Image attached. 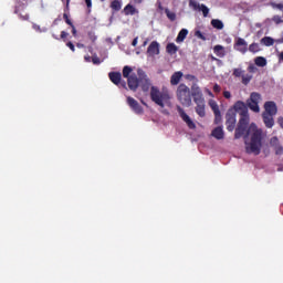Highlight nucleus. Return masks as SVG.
<instances>
[{
  "label": "nucleus",
  "instance_id": "nucleus-1",
  "mask_svg": "<svg viewBox=\"0 0 283 283\" xmlns=\"http://www.w3.org/2000/svg\"><path fill=\"white\" fill-rule=\"evenodd\" d=\"M137 75L132 74L128 77V87L133 92H136L139 87H142L143 92H149L150 90V101L155 103L158 107H160L161 114L169 116V112L165 107H174V103H171V93L168 90L160 91L157 86H151V80L147 76V73L142 69L137 70Z\"/></svg>",
  "mask_w": 283,
  "mask_h": 283
},
{
  "label": "nucleus",
  "instance_id": "nucleus-2",
  "mask_svg": "<svg viewBox=\"0 0 283 283\" xmlns=\"http://www.w3.org/2000/svg\"><path fill=\"white\" fill-rule=\"evenodd\" d=\"M245 151L254 156H260L262 151V129L258 128L254 123H252L247 130Z\"/></svg>",
  "mask_w": 283,
  "mask_h": 283
},
{
  "label": "nucleus",
  "instance_id": "nucleus-3",
  "mask_svg": "<svg viewBox=\"0 0 283 283\" xmlns=\"http://www.w3.org/2000/svg\"><path fill=\"white\" fill-rule=\"evenodd\" d=\"M176 96L182 107H191V90L187 85L180 84L177 87Z\"/></svg>",
  "mask_w": 283,
  "mask_h": 283
},
{
  "label": "nucleus",
  "instance_id": "nucleus-4",
  "mask_svg": "<svg viewBox=\"0 0 283 283\" xmlns=\"http://www.w3.org/2000/svg\"><path fill=\"white\" fill-rule=\"evenodd\" d=\"M240 120L238 124V127L235 129V134H234V138H242V136H244V134H247V126L249 125V113H245L243 115H240Z\"/></svg>",
  "mask_w": 283,
  "mask_h": 283
},
{
  "label": "nucleus",
  "instance_id": "nucleus-5",
  "mask_svg": "<svg viewBox=\"0 0 283 283\" xmlns=\"http://www.w3.org/2000/svg\"><path fill=\"white\" fill-rule=\"evenodd\" d=\"M261 101L262 95H260V93H251L250 98L247 101V105L252 112H255L258 114L260 113Z\"/></svg>",
  "mask_w": 283,
  "mask_h": 283
},
{
  "label": "nucleus",
  "instance_id": "nucleus-6",
  "mask_svg": "<svg viewBox=\"0 0 283 283\" xmlns=\"http://www.w3.org/2000/svg\"><path fill=\"white\" fill-rule=\"evenodd\" d=\"M177 112H178L181 120H184V123H186V125H188L189 129H196V123H193L191 117H189V115H187L184 107H181L180 105H177Z\"/></svg>",
  "mask_w": 283,
  "mask_h": 283
},
{
  "label": "nucleus",
  "instance_id": "nucleus-7",
  "mask_svg": "<svg viewBox=\"0 0 283 283\" xmlns=\"http://www.w3.org/2000/svg\"><path fill=\"white\" fill-rule=\"evenodd\" d=\"M189 8H192L196 12H202L203 17H209V9L206 4H201L196 0H189Z\"/></svg>",
  "mask_w": 283,
  "mask_h": 283
},
{
  "label": "nucleus",
  "instance_id": "nucleus-8",
  "mask_svg": "<svg viewBox=\"0 0 283 283\" xmlns=\"http://www.w3.org/2000/svg\"><path fill=\"white\" fill-rule=\"evenodd\" d=\"M235 111L230 109L228 111L227 115H226V125H227V129L228 132H233L235 129Z\"/></svg>",
  "mask_w": 283,
  "mask_h": 283
},
{
  "label": "nucleus",
  "instance_id": "nucleus-9",
  "mask_svg": "<svg viewBox=\"0 0 283 283\" xmlns=\"http://www.w3.org/2000/svg\"><path fill=\"white\" fill-rule=\"evenodd\" d=\"M234 50L241 54L249 52V43L243 38H237L234 42Z\"/></svg>",
  "mask_w": 283,
  "mask_h": 283
},
{
  "label": "nucleus",
  "instance_id": "nucleus-10",
  "mask_svg": "<svg viewBox=\"0 0 283 283\" xmlns=\"http://www.w3.org/2000/svg\"><path fill=\"white\" fill-rule=\"evenodd\" d=\"M195 112L200 116V118H205L207 116V104L205 99H197L195 101Z\"/></svg>",
  "mask_w": 283,
  "mask_h": 283
},
{
  "label": "nucleus",
  "instance_id": "nucleus-11",
  "mask_svg": "<svg viewBox=\"0 0 283 283\" xmlns=\"http://www.w3.org/2000/svg\"><path fill=\"white\" fill-rule=\"evenodd\" d=\"M127 105L135 114H143V106L134 97H127Z\"/></svg>",
  "mask_w": 283,
  "mask_h": 283
},
{
  "label": "nucleus",
  "instance_id": "nucleus-12",
  "mask_svg": "<svg viewBox=\"0 0 283 283\" xmlns=\"http://www.w3.org/2000/svg\"><path fill=\"white\" fill-rule=\"evenodd\" d=\"M265 112L263 114H269L272 116H275L277 114V104L275 102H265L264 104Z\"/></svg>",
  "mask_w": 283,
  "mask_h": 283
},
{
  "label": "nucleus",
  "instance_id": "nucleus-13",
  "mask_svg": "<svg viewBox=\"0 0 283 283\" xmlns=\"http://www.w3.org/2000/svg\"><path fill=\"white\" fill-rule=\"evenodd\" d=\"M148 56H156L160 54V43L153 41L147 49Z\"/></svg>",
  "mask_w": 283,
  "mask_h": 283
},
{
  "label": "nucleus",
  "instance_id": "nucleus-14",
  "mask_svg": "<svg viewBox=\"0 0 283 283\" xmlns=\"http://www.w3.org/2000/svg\"><path fill=\"white\" fill-rule=\"evenodd\" d=\"M234 112H237L238 114H240V116L244 115V114H249V107H247V105L244 104V102L242 101H238L234 106Z\"/></svg>",
  "mask_w": 283,
  "mask_h": 283
},
{
  "label": "nucleus",
  "instance_id": "nucleus-15",
  "mask_svg": "<svg viewBox=\"0 0 283 283\" xmlns=\"http://www.w3.org/2000/svg\"><path fill=\"white\" fill-rule=\"evenodd\" d=\"M192 90V97H193V102L195 101H203L205 99V95H202V90H200V87L198 85H193L191 87Z\"/></svg>",
  "mask_w": 283,
  "mask_h": 283
},
{
  "label": "nucleus",
  "instance_id": "nucleus-16",
  "mask_svg": "<svg viewBox=\"0 0 283 283\" xmlns=\"http://www.w3.org/2000/svg\"><path fill=\"white\" fill-rule=\"evenodd\" d=\"M273 116L274 115H269L266 113L262 114L264 125H265V127H269L270 129H271V127H273V125H275V120L273 119Z\"/></svg>",
  "mask_w": 283,
  "mask_h": 283
},
{
  "label": "nucleus",
  "instance_id": "nucleus-17",
  "mask_svg": "<svg viewBox=\"0 0 283 283\" xmlns=\"http://www.w3.org/2000/svg\"><path fill=\"white\" fill-rule=\"evenodd\" d=\"M124 14L126 17H134V14H138V9H136V7H134L133 4L128 3L124 8Z\"/></svg>",
  "mask_w": 283,
  "mask_h": 283
},
{
  "label": "nucleus",
  "instance_id": "nucleus-18",
  "mask_svg": "<svg viewBox=\"0 0 283 283\" xmlns=\"http://www.w3.org/2000/svg\"><path fill=\"white\" fill-rule=\"evenodd\" d=\"M211 136L217 140H222L224 138V130L219 126L212 130Z\"/></svg>",
  "mask_w": 283,
  "mask_h": 283
},
{
  "label": "nucleus",
  "instance_id": "nucleus-19",
  "mask_svg": "<svg viewBox=\"0 0 283 283\" xmlns=\"http://www.w3.org/2000/svg\"><path fill=\"white\" fill-rule=\"evenodd\" d=\"M182 78V72L178 71L175 72L170 77V84L171 85H178L180 83V80Z\"/></svg>",
  "mask_w": 283,
  "mask_h": 283
},
{
  "label": "nucleus",
  "instance_id": "nucleus-20",
  "mask_svg": "<svg viewBox=\"0 0 283 283\" xmlns=\"http://www.w3.org/2000/svg\"><path fill=\"white\" fill-rule=\"evenodd\" d=\"M108 76L112 83H114V85H118V83H120V78L123 75L120 73L112 72L108 74Z\"/></svg>",
  "mask_w": 283,
  "mask_h": 283
},
{
  "label": "nucleus",
  "instance_id": "nucleus-21",
  "mask_svg": "<svg viewBox=\"0 0 283 283\" xmlns=\"http://www.w3.org/2000/svg\"><path fill=\"white\" fill-rule=\"evenodd\" d=\"M271 145H274L275 154L277 156H281V154H283V147L280 144H277V138L276 137H273L271 139Z\"/></svg>",
  "mask_w": 283,
  "mask_h": 283
},
{
  "label": "nucleus",
  "instance_id": "nucleus-22",
  "mask_svg": "<svg viewBox=\"0 0 283 283\" xmlns=\"http://www.w3.org/2000/svg\"><path fill=\"white\" fill-rule=\"evenodd\" d=\"M213 52H214L216 55L219 56V59H224V55L227 54V53L224 52V46H222V45H220V44H218V45H216V46L213 48Z\"/></svg>",
  "mask_w": 283,
  "mask_h": 283
},
{
  "label": "nucleus",
  "instance_id": "nucleus-23",
  "mask_svg": "<svg viewBox=\"0 0 283 283\" xmlns=\"http://www.w3.org/2000/svg\"><path fill=\"white\" fill-rule=\"evenodd\" d=\"M211 25L216 30H224V23L220 19H212L211 20Z\"/></svg>",
  "mask_w": 283,
  "mask_h": 283
},
{
  "label": "nucleus",
  "instance_id": "nucleus-24",
  "mask_svg": "<svg viewBox=\"0 0 283 283\" xmlns=\"http://www.w3.org/2000/svg\"><path fill=\"white\" fill-rule=\"evenodd\" d=\"M187 34H189V31L187 29H182L178 33V36L176 39L177 43H182V41H185V39H187Z\"/></svg>",
  "mask_w": 283,
  "mask_h": 283
},
{
  "label": "nucleus",
  "instance_id": "nucleus-25",
  "mask_svg": "<svg viewBox=\"0 0 283 283\" xmlns=\"http://www.w3.org/2000/svg\"><path fill=\"white\" fill-rule=\"evenodd\" d=\"M261 43H263V45H265L266 48H271V45L275 43V40H273V38L271 36H264L263 39H261Z\"/></svg>",
  "mask_w": 283,
  "mask_h": 283
},
{
  "label": "nucleus",
  "instance_id": "nucleus-26",
  "mask_svg": "<svg viewBox=\"0 0 283 283\" xmlns=\"http://www.w3.org/2000/svg\"><path fill=\"white\" fill-rule=\"evenodd\" d=\"M166 51L170 54L174 55L176 52H178V46L174 43H168L166 46Z\"/></svg>",
  "mask_w": 283,
  "mask_h": 283
},
{
  "label": "nucleus",
  "instance_id": "nucleus-27",
  "mask_svg": "<svg viewBox=\"0 0 283 283\" xmlns=\"http://www.w3.org/2000/svg\"><path fill=\"white\" fill-rule=\"evenodd\" d=\"M255 65H258V67H265L266 65V59L262 57V56H258L254 60Z\"/></svg>",
  "mask_w": 283,
  "mask_h": 283
},
{
  "label": "nucleus",
  "instance_id": "nucleus-28",
  "mask_svg": "<svg viewBox=\"0 0 283 283\" xmlns=\"http://www.w3.org/2000/svg\"><path fill=\"white\" fill-rule=\"evenodd\" d=\"M132 72H133V70L130 66H124L123 76H124V78H127V83H129V77L132 76L129 74H132Z\"/></svg>",
  "mask_w": 283,
  "mask_h": 283
},
{
  "label": "nucleus",
  "instance_id": "nucleus-29",
  "mask_svg": "<svg viewBox=\"0 0 283 283\" xmlns=\"http://www.w3.org/2000/svg\"><path fill=\"white\" fill-rule=\"evenodd\" d=\"M209 106L212 109L213 114H218V112H220V107L218 106V103L214 99L209 101Z\"/></svg>",
  "mask_w": 283,
  "mask_h": 283
},
{
  "label": "nucleus",
  "instance_id": "nucleus-30",
  "mask_svg": "<svg viewBox=\"0 0 283 283\" xmlns=\"http://www.w3.org/2000/svg\"><path fill=\"white\" fill-rule=\"evenodd\" d=\"M249 52H251L252 54H258V52H260V44L258 43H252L249 45L248 48Z\"/></svg>",
  "mask_w": 283,
  "mask_h": 283
},
{
  "label": "nucleus",
  "instance_id": "nucleus-31",
  "mask_svg": "<svg viewBox=\"0 0 283 283\" xmlns=\"http://www.w3.org/2000/svg\"><path fill=\"white\" fill-rule=\"evenodd\" d=\"M111 8H112L113 10H115L116 12H118V10H120V8H123V4L120 3V1L114 0V1L111 3Z\"/></svg>",
  "mask_w": 283,
  "mask_h": 283
},
{
  "label": "nucleus",
  "instance_id": "nucleus-32",
  "mask_svg": "<svg viewBox=\"0 0 283 283\" xmlns=\"http://www.w3.org/2000/svg\"><path fill=\"white\" fill-rule=\"evenodd\" d=\"M165 12H166V17H167L170 21H176V13L171 12L169 9H166Z\"/></svg>",
  "mask_w": 283,
  "mask_h": 283
},
{
  "label": "nucleus",
  "instance_id": "nucleus-33",
  "mask_svg": "<svg viewBox=\"0 0 283 283\" xmlns=\"http://www.w3.org/2000/svg\"><path fill=\"white\" fill-rule=\"evenodd\" d=\"M251 78H253V75H242V83L243 85H249V83H251Z\"/></svg>",
  "mask_w": 283,
  "mask_h": 283
},
{
  "label": "nucleus",
  "instance_id": "nucleus-34",
  "mask_svg": "<svg viewBox=\"0 0 283 283\" xmlns=\"http://www.w3.org/2000/svg\"><path fill=\"white\" fill-rule=\"evenodd\" d=\"M195 36H197V39H201V41H207V36H205V34L200 30L195 31Z\"/></svg>",
  "mask_w": 283,
  "mask_h": 283
},
{
  "label": "nucleus",
  "instance_id": "nucleus-35",
  "mask_svg": "<svg viewBox=\"0 0 283 283\" xmlns=\"http://www.w3.org/2000/svg\"><path fill=\"white\" fill-rule=\"evenodd\" d=\"M92 63L94 64V65H101V59L98 57V55H96V53H94L93 54V56H92Z\"/></svg>",
  "mask_w": 283,
  "mask_h": 283
},
{
  "label": "nucleus",
  "instance_id": "nucleus-36",
  "mask_svg": "<svg viewBox=\"0 0 283 283\" xmlns=\"http://www.w3.org/2000/svg\"><path fill=\"white\" fill-rule=\"evenodd\" d=\"M233 76H237V77L244 76V71L242 69H234Z\"/></svg>",
  "mask_w": 283,
  "mask_h": 283
},
{
  "label": "nucleus",
  "instance_id": "nucleus-37",
  "mask_svg": "<svg viewBox=\"0 0 283 283\" xmlns=\"http://www.w3.org/2000/svg\"><path fill=\"white\" fill-rule=\"evenodd\" d=\"M272 21H273L274 23H276V25H280V23H283L282 17H280V15H274V17L272 18Z\"/></svg>",
  "mask_w": 283,
  "mask_h": 283
},
{
  "label": "nucleus",
  "instance_id": "nucleus-38",
  "mask_svg": "<svg viewBox=\"0 0 283 283\" xmlns=\"http://www.w3.org/2000/svg\"><path fill=\"white\" fill-rule=\"evenodd\" d=\"M220 120H222V115L219 111L218 113H214V123H216V125H218V123H220Z\"/></svg>",
  "mask_w": 283,
  "mask_h": 283
},
{
  "label": "nucleus",
  "instance_id": "nucleus-39",
  "mask_svg": "<svg viewBox=\"0 0 283 283\" xmlns=\"http://www.w3.org/2000/svg\"><path fill=\"white\" fill-rule=\"evenodd\" d=\"M33 30H35L36 32H48V29H43L41 30V27L33 24Z\"/></svg>",
  "mask_w": 283,
  "mask_h": 283
},
{
  "label": "nucleus",
  "instance_id": "nucleus-40",
  "mask_svg": "<svg viewBox=\"0 0 283 283\" xmlns=\"http://www.w3.org/2000/svg\"><path fill=\"white\" fill-rule=\"evenodd\" d=\"M67 48H70V50L72 51V52H75V48H74V44L72 43V42H67Z\"/></svg>",
  "mask_w": 283,
  "mask_h": 283
},
{
  "label": "nucleus",
  "instance_id": "nucleus-41",
  "mask_svg": "<svg viewBox=\"0 0 283 283\" xmlns=\"http://www.w3.org/2000/svg\"><path fill=\"white\" fill-rule=\"evenodd\" d=\"M223 96H224V98H231V92L224 91Z\"/></svg>",
  "mask_w": 283,
  "mask_h": 283
},
{
  "label": "nucleus",
  "instance_id": "nucleus-42",
  "mask_svg": "<svg viewBox=\"0 0 283 283\" xmlns=\"http://www.w3.org/2000/svg\"><path fill=\"white\" fill-rule=\"evenodd\" d=\"M84 61H85L86 63H92V56L85 55V56H84Z\"/></svg>",
  "mask_w": 283,
  "mask_h": 283
},
{
  "label": "nucleus",
  "instance_id": "nucleus-43",
  "mask_svg": "<svg viewBox=\"0 0 283 283\" xmlns=\"http://www.w3.org/2000/svg\"><path fill=\"white\" fill-rule=\"evenodd\" d=\"M132 45H133L134 48H136V46L138 45V38H135V39L133 40Z\"/></svg>",
  "mask_w": 283,
  "mask_h": 283
},
{
  "label": "nucleus",
  "instance_id": "nucleus-44",
  "mask_svg": "<svg viewBox=\"0 0 283 283\" xmlns=\"http://www.w3.org/2000/svg\"><path fill=\"white\" fill-rule=\"evenodd\" d=\"M220 85H218V84H214V86H213V92H220Z\"/></svg>",
  "mask_w": 283,
  "mask_h": 283
},
{
  "label": "nucleus",
  "instance_id": "nucleus-45",
  "mask_svg": "<svg viewBox=\"0 0 283 283\" xmlns=\"http://www.w3.org/2000/svg\"><path fill=\"white\" fill-rule=\"evenodd\" d=\"M66 36H67V32L62 31V32H61V39H66Z\"/></svg>",
  "mask_w": 283,
  "mask_h": 283
},
{
  "label": "nucleus",
  "instance_id": "nucleus-46",
  "mask_svg": "<svg viewBox=\"0 0 283 283\" xmlns=\"http://www.w3.org/2000/svg\"><path fill=\"white\" fill-rule=\"evenodd\" d=\"M87 8H92V0H85Z\"/></svg>",
  "mask_w": 283,
  "mask_h": 283
},
{
  "label": "nucleus",
  "instance_id": "nucleus-47",
  "mask_svg": "<svg viewBox=\"0 0 283 283\" xmlns=\"http://www.w3.org/2000/svg\"><path fill=\"white\" fill-rule=\"evenodd\" d=\"M72 34L73 36H76V28L74 25H72Z\"/></svg>",
  "mask_w": 283,
  "mask_h": 283
},
{
  "label": "nucleus",
  "instance_id": "nucleus-48",
  "mask_svg": "<svg viewBox=\"0 0 283 283\" xmlns=\"http://www.w3.org/2000/svg\"><path fill=\"white\" fill-rule=\"evenodd\" d=\"M66 23H67V25H71V28H72V25H74V24L72 23V20H70V19H66Z\"/></svg>",
  "mask_w": 283,
  "mask_h": 283
},
{
  "label": "nucleus",
  "instance_id": "nucleus-49",
  "mask_svg": "<svg viewBox=\"0 0 283 283\" xmlns=\"http://www.w3.org/2000/svg\"><path fill=\"white\" fill-rule=\"evenodd\" d=\"M206 92L208 95H210L211 97H213V93H211V91H209V88H206Z\"/></svg>",
  "mask_w": 283,
  "mask_h": 283
},
{
  "label": "nucleus",
  "instance_id": "nucleus-50",
  "mask_svg": "<svg viewBox=\"0 0 283 283\" xmlns=\"http://www.w3.org/2000/svg\"><path fill=\"white\" fill-rule=\"evenodd\" d=\"M279 123H280L281 127L283 128V117L279 118Z\"/></svg>",
  "mask_w": 283,
  "mask_h": 283
},
{
  "label": "nucleus",
  "instance_id": "nucleus-51",
  "mask_svg": "<svg viewBox=\"0 0 283 283\" xmlns=\"http://www.w3.org/2000/svg\"><path fill=\"white\" fill-rule=\"evenodd\" d=\"M253 70H255V66L250 65V66H249V71H250V72H253Z\"/></svg>",
  "mask_w": 283,
  "mask_h": 283
},
{
  "label": "nucleus",
  "instance_id": "nucleus-52",
  "mask_svg": "<svg viewBox=\"0 0 283 283\" xmlns=\"http://www.w3.org/2000/svg\"><path fill=\"white\" fill-rule=\"evenodd\" d=\"M134 3L140 4V3H143V0H134Z\"/></svg>",
  "mask_w": 283,
  "mask_h": 283
},
{
  "label": "nucleus",
  "instance_id": "nucleus-53",
  "mask_svg": "<svg viewBox=\"0 0 283 283\" xmlns=\"http://www.w3.org/2000/svg\"><path fill=\"white\" fill-rule=\"evenodd\" d=\"M279 59L280 61H283V52L280 53Z\"/></svg>",
  "mask_w": 283,
  "mask_h": 283
},
{
  "label": "nucleus",
  "instance_id": "nucleus-54",
  "mask_svg": "<svg viewBox=\"0 0 283 283\" xmlns=\"http://www.w3.org/2000/svg\"><path fill=\"white\" fill-rule=\"evenodd\" d=\"M276 43H283V38H282V39L276 40Z\"/></svg>",
  "mask_w": 283,
  "mask_h": 283
},
{
  "label": "nucleus",
  "instance_id": "nucleus-55",
  "mask_svg": "<svg viewBox=\"0 0 283 283\" xmlns=\"http://www.w3.org/2000/svg\"><path fill=\"white\" fill-rule=\"evenodd\" d=\"M77 48H85V45L77 43Z\"/></svg>",
  "mask_w": 283,
  "mask_h": 283
},
{
  "label": "nucleus",
  "instance_id": "nucleus-56",
  "mask_svg": "<svg viewBox=\"0 0 283 283\" xmlns=\"http://www.w3.org/2000/svg\"><path fill=\"white\" fill-rule=\"evenodd\" d=\"M92 51H93V49H92V46H90V48H88V52H91V54H92Z\"/></svg>",
  "mask_w": 283,
  "mask_h": 283
},
{
  "label": "nucleus",
  "instance_id": "nucleus-57",
  "mask_svg": "<svg viewBox=\"0 0 283 283\" xmlns=\"http://www.w3.org/2000/svg\"><path fill=\"white\" fill-rule=\"evenodd\" d=\"M70 6V0H66V7Z\"/></svg>",
  "mask_w": 283,
  "mask_h": 283
},
{
  "label": "nucleus",
  "instance_id": "nucleus-58",
  "mask_svg": "<svg viewBox=\"0 0 283 283\" xmlns=\"http://www.w3.org/2000/svg\"><path fill=\"white\" fill-rule=\"evenodd\" d=\"M143 45H144V48H145V45H147V40L144 42V44H143Z\"/></svg>",
  "mask_w": 283,
  "mask_h": 283
},
{
  "label": "nucleus",
  "instance_id": "nucleus-59",
  "mask_svg": "<svg viewBox=\"0 0 283 283\" xmlns=\"http://www.w3.org/2000/svg\"><path fill=\"white\" fill-rule=\"evenodd\" d=\"M122 85H123L124 87H126L127 84H125V82H124V83H122Z\"/></svg>",
  "mask_w": 283,
  "mask_h": 283
},
{
  "label": "nucleus",
  "instance_id": "nucleus-60",
  "mask_svg": "<svg viewBox=\"0 0 283 283\" xmlns=\"http://www.w3.org/2000/svg\"><path fill=\"white\" fill-rule=\"evenodd\" d=\"M64 19H67V14H64Z\"/></svg>",
  "mask_w": 283,
  "mask_h": 283
},
{
  "label": "nucleus",
  "instance_id": "nucleus-61",
  "mask_svg": "<svg viewBox=\"0 0 283 283\" xmlns=\"http://www.w3.org/2000/svg\"><path fill=\"white\" fill-rule=\"evenodd\" d=\"M53 38L59 39V36L54 35V34H53Z\"/></svg>",
  "mask_w": 283,
  "mask_h": 283
},
{
  "label": "nucleus",
  "instance_id": "nucleus-62",
  "mask_svg": "<svg viewBox=\"0 0 283 283\" xmlns=\"http://www.w3.org/2000/svg\"><path fill=\"white\" fill-rule=\"evenodd\" d=\"M136 54H140V51H137Z\"/></svg>",
  "mask_w": 283,
  "mask_h": 283
},
{
  "label": "nucleus",
  "instance_id": "nucleus-63",
  "mask_svg": "<svg viewBox=\"0 0 283 283\" xmlns=\"http://www.w3.org/2000/svg\"><path fill=\"white\" fill-rule=\"evenodd\" d=\"M101 1H105V0H101Z\"/></svg>",
  "mask_w": 283,
  "mask_h": 283
}]
</instances>
